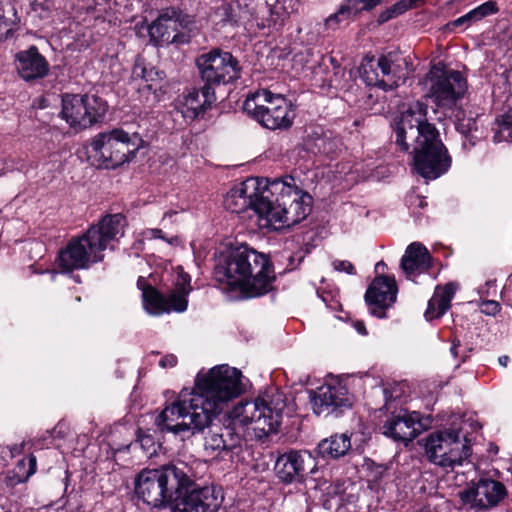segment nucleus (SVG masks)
Instances as JSON below:
<instances>
[{
  "mask_svg": "<svg viewBox=\"0 0 512 512\" xmlns=\"http://www.w3.org/2000/svg\"><path fill=\"white\" fill-rule=\"evenodd\" d=\"M190 275L180 269L174 279V288L165 297L140 277L137 286L142 290L143 306L149 314L159 315L165 312H184L188 306V295L192 288Z\"/></svg>",
  "mask_w": 512,
  "mask_h": 512,
  "instance_id": "obj_12",
  "label": "nucleus"
},
{
  "mask_svg": "<svg viewBox=\"0 0 512 512\" xmlns=\"http://www.w3.org/2000/svg\"><path fill=\"white\" fill-rule=\"evenodd\" d=\"M306 145L315 154L332 156L339 148V140L327 133H313L307 139Z\"/></svg>",
  "mask_w": 512,
  "mask_h": 512,
  "instance_id": "obj_29",
  "label": "nucleus"
},
{
  "mask_svg": "<svg viewBox=\"0 0 512 512\" xmlns=\"http://www.w3.org/2000/svg\"><path fill=\"white\" fill-rule=\"evenodd\" d=\"M196 477L193 465L183 461L146 468L135 477V495L153 508L172 506L177 494L190 487Z\"/></svg>",
  "mask_w": 512,
  "mask_h": 512,
  "instance_id": "obj_6",
  "label": "nucleus"
},
{
  "mask_svg": "<svg viewBox=\"0 0 512 512\" xmlns=\"http://www.w3.org/2000/svg\"><path fill=\"white\" fill-rule=\"evenodd\" d=\"M256 186V181L253 179L247 180L233 187L224 198V207L236 214H241L251 210L258 216V225L260 226V212L257 209V204L260 202V194Z\"/></svg>",
  "mask_w": 512,
  "mask_h": 512,
  "instance_id": "obj_21",
  "label": "nucleus"
},
{
  "mask_svg": "<svg viewBox=\"0 0 512 512\" xmlns=\"http://www.w3.org/2000/svg\"><path fill=\"white\" fill-rule=\"evenodd\" d=\"M384 435L395 441L410 442L421 432L422 425L416 412H400L392 415L384 424Z\"/></svg>",
  "mask_w": 512,
  "mask_h": 512,
  "instance_id": "obj_22",
  "label": "nucleus"
},
{
  "mask_svg": "<svg viewBox=\"0 0 512 512\" xmlns=\"http://www.w3.org/2000/svg\"><path fill=\"white\" fill-rule=\"evenodd\" d=\"M397 292L394 278L376 277L365 293V300L371 313L378 318H384L386 316L385 310L395 303Z\"/></svg>",
  "mask_w": 512,
  "mask_h": 512,
  "instance_id": "obj_20",
  "label": "nucleus"
},
{
  "mask_svg": "<svg viewBox=\"0 0 512 512\" xmlns=\"http://www.w3.org/2000/svg\"><path fill=\"white\" fill-rule=\"evenodd\" d=\"M354 326L359 334H361V335L367 334V331H366V328H365V325L363 322H356Z\"/></svg>",
  "mask_w": 512,
  "mask_h": 512,
  "instance_id": "obj_51",
  "label": "nucleus"
},
{
  "mask_svg": "<svg viewBox=\"0 0 512 512\" xmlns=\"http://www.w3.org/2000/svg\"><path fill=\"white\" fill-rule=\"evenodd\" d=\"M132 78L145 82L143 87L152 90L155 89V83L163 78V72L154 67H147L143 60L138 59L132 70Z\"/></svg>",
  "mask_w": 512,
  "mask_h": 512,
  "instance_id": "obj_30",
  "label": "nucleus"
},
{
  "mask_svg": "<svg viewBox=\"0 0 512 512\" xmlns=\"http://www.w3.org/2000/svg\"><path fill=\"white\" fill-rule=\"evenodd\" d=\"M24 465H25V460L24 459L19 461V466H24Z\"/></svg>",
  "mask_w": 512,
  "mask_h": 512,
  "instance_id": "obj_58",
  "label": "nucleus"
},
{
  "mask_svg": "<svg viewBox=\"0 0 512 512\" xmlns=\"http://www.w3.org/2000/svg\"><path fill=\"white\" fill-rule=\"evenodd\" d=\"M460 346V343L459 341H453V344L450 348V353L454 356V357H457L458 356V348Z\"/></svg>",
  "mask_w": 512,
  "mask_h": 512,
  "instance_id": "obj_52",
  "label": "nucleus"
},
{
  "mask_svg": "<svg viewBox=\"0 0 512 512\" xmlns=\"http://www.w3.org/2000/svg\"><path fill=\"white\" fill-rule=\"evenodd\" d=\"M400 267L408 276L427 272L431 267V255L422 243L413 242L407 246Z\"/></svg>",
  "mask_w": 512,
  "mask_h": 512,
  "instance_id": "obj_25",
  "label": "nucleus"
},
{
  "mask_svg": "<svg viewBox=\"0 0 512 512\" xmlns=\"http://www.w3.org/2000/svg\"><path fill=\"white\" fill-rule=\"evenodd\" d=\"M458 289L456 283H448L445 286H438L434 295L428 302L425 312L427 320H433L444 315L451 306V301Z\"/></svg>",
  "mask_w": 512,
  "mask_h": 512,
  "instance_id": "obj_26",
  "label": "nucleus"
},
{
  "mask_svg": "<svg viewBox=\"0 0 512 512\" xmlns=\"http://www.w3.org/2000/svg\"><path fill=\"white\" fill-rule=\"evenodd\" d=\"M224 497L214 486L194 487V483L178 493L171 512H218Z\"/></svg>",
  "mask_w": 512,
  "mask_h": 512,
  "instance_id": "obj_16",
  "label": "nucleus"
},
{
  "mask_svg": "<svg viewBox=\"0 0 512 512\" xmlns=\"http://www.w3.org/2000/svg\"><path fill=\"white\" fill-rule=\"evenodd\" d=\"M216 100L215 91L213 87L204 85L199 90H193L188 94L185 100L187 113L191 112L192 117L197 118L204 114Z\"/></svg>",
  "mask_w": 512,
  "mask_h": 512,
  "instance_id": "obj_28",
  "label": "nucleus"
},
{
  "mask_svg": "<svg viewBox=\"0 0 512 512\" xmlns=\"http://www.w3.org/2000/svg\"><path fill=\"white\" fill-rule=\"evenodd\" d=\"M204 85H226L240 77L241 68L238 60L230 53L220 49H212L196 59Z\"/></svg>",
  "mask_w": 512,
  "mask_h": 512,
  "instance_id": "obj_15",
  "label": "nucleus"
},
{
  "mask_svg": "<svg viewBox=\"0 0 512 512\" xmlns=\"http://www.w3.org/2000/svg\"><path fill=\"white\" fill-rule=\"evenodd\" d=\"M243 110L263 127L276 130L291 127L295 114L292 105L281 94L257 90L247 96Z\"/></svg>",
  "mask_w": 512,
  "mask_h": 512,
  "instance_id": "obj_9",
  "label": "nucleus"
},
{
  "mask_svg": "<svg viewBox=\"0 0 512 512\" xmlns=\"http://www.w3.org/2000/svg\"><path fill=\"white\" fill-rule=\"evenodd\" d=\"M479 308L483 314L488 316H495L501 310L500 304L494 300L482 301L479 305Z\"/></svg>",
  "mask_w": 512,
  "mask_h": 512,
  "instance_id": "obj_42",
  "label": "nucleus"
},
{
  "mask_svg": "<svg viewBox=\"0 0 512 512\" xmlns=\"http://www.w3.org/2000/svg\"><path fill=\"white\" fill-rule=\"evenodd\" d=\"M333 267L336 271L346 272L347 274H355V268L353 264L347 260H335L333 261Z\"/></svg>",
  "mask_w": 512,
  "mask_h": 512,
  "instance_id": "obj_44",
  "label": "nucleus"
},
{
  "mask_svg": "<svg viewBox=\"0 0 512 512\" xmlns=\"http://www.w3.org/2000/svg\"><path fill=\"white\" fill-rule=\"evenodd\" d=\"M223 439L225 441L224 451L233 452L241 447L243 442L242 435L232 427H225L223 430Z\"/></svg>",
  "mask_w": 512,
  "mask_h": 512,
  "instance_id": "obj_35",
  "label": "nucleus"
},
{
  "mask_svg": "<svg viewBox=\"0 0 512 512\" xmlns=\"http://www.w3.org/2000/svg\"><path fill=\"white\" fill-rule=\"evenodd\" d=\"M427 104L417 101L395 120V143L404 152L412 148L413 165L423 178L434 180L448 171L451 158L436 127L428 121Z\"/></svg>",
  "mask_w": 512,
  "mask_h": 512,
  "instance_id": "obj_2",
  "label": "nucleus"
},
{
  "mask_svg": "<svg viewBox=\"0 0 512 512\" xmlns=\"http://www.w3.org/2000/svg\"><path fill=\"white\" fill-rule=\"evenodd\" d=\"M15 66L19 76L25 81L44 78L49 72V63L36 46L18 52L15 55Z\"/></svg>",
  "mask_w": 512,
  "mask_h": 512,
  "instance_id": "obj_23",
  "label": "nucleus"
},
{
  "mask_svg": "<svg viewBox=\"0 0 512 512\" xmlns=\"http://www.w3.org/2000/svg\"><path fill=\"white\" fill-rule=\"evenodd\" d=\"M313 411L317 415L328 416L351 407V401L345 386L341 384L323 385L312 393Z\"/></svg>",
  "mask_w": 512,
  "mask_h": 512,
  "instance_id": "obj_19",
  "label": "nucleus"
},
{
  "mask_svg": "<svg viewBox=\"0 0 512 512\" xmlns=\"http://www.w3.org/2000/svg\"><path fill=\"white\" fill-rule=\"evenodd\" d=\"M29 470L27 471L25 476H19L17 482H22L27 480L31 475L36 472L37 460L34 455H30L28 457Z\"/></svg>",
  "mask_w": 512,
  "mask_h": 512,
  "instance_id": "obj_45",
  "label": "nucleus"
},
{
  "mask_svg": "<svg viewBox=\"0 0 512 512\" xmlns=\"http://www.w3.org/2000/svg\"><path fill=\"white\" fill-rule=\"evenodd\" d=\"M143 145L138 132L116 128L98 134L91 142V149L105 168L114 169L134 158Z\"/></svg>",
  "mask_w": 512,
  "mask_h": 512,
  "instance_id": "obj_8",
  "label": "nucleus"
},
{
  "mask_svg": "<svg viewBox=\"0 0 512 512\" xmlns=\"http://www.w3.org/2000/svg\"><path fill=\"white\" fill-rule=\"evenodd\" d=\"M11 27L5 17L0 13V40L7 39L10 35Z\"/></svg>",
  "mask_w": 512,
  "mask_h": 512,
  "instance_id": "obj_46",
  "label": "nucleus"
},
{
  "mask_svg": "<svg viewBox=\"0 0 512 512\" xmlns=\"http://www.w3.org/2000/svg\"><path fill=\"white\" fill-rule=\"evenodd\" d=\"M456 129L461 134L468 136L473 131L477 130V124L475 119L457 116Z\"/></svg>",
  "mask_w": 512,
  "mask_h": 512,
  "instance_id": "obj_40",
  "label": "nucleus"
},
{
  "mask_svg": "<svg viewBox=\"0 0 512 512\" xmlns=\"http://www.w3.org/2000/svg\"><path fill=\"white\" fill-rule=\"evenodd\" d=\"M386 267V264L383 262V261H379L376 266H375V270L376 271H379L380 269H384Z\"/></svg>",
  "mask_w": 512,
  "mask_h": 512,
  "instance_id": "obj_56",
  "label": "nucleus"
},
{
  "mask_svg": "<svg viewBox=\"0 0 512 512\" xmlns=\"http://www.w3.org/2000/svg\"><path fill=\"white\" fill-rule=\"evenodd\" d=\"M409 62L399 53L389 52L375 60L366 58L361 65V77L368 86L392 91L404 84L408 77Z\"/></svg>",
  "mask_w": 512,
  "mask_h": 512,
  "instance_id": "obj_11",
  "label": "nucleus"
},
{
  "mask_svg": "<svg viewBox=\"0 0 512 512\" xmlns=\"http://www.w3.org/2000/svg\"><path fill=\"white\" fill-rule=\"evenodd\" d=\"M125 225L126 219L120 213L104 216L82 236L69 241L59 253V266L66 271H72L86 269L91 264L102 261L103 252L110 242L124 235Z\"/></svg>",
  "mask_w": 512,
  "mask_h": 512,
  "instance_id": "obj_5",
  "label": "nucleus"
},
{
  "mask_svg": "<svg viewBox=\"0 0 512 512\" xmlns=\"http://www.w3.org/2000/svg\"><path fill=\"white\" fill-rule=\"evenodd\" d=\"M106 103L96 95L66 94L62 97V118L75 129H86L102 120Z\"/></svg>",
  "mask_w": 512,
  "mask_h": 512,
  "instance_id": "obj_13",
  "label": "nucleus"
},
{
  "mask_svg": "<svg viewBox=\"0 0 512 512\" xmlns=\"http://www.w3.org/2000/svg\"><path fill=\"white\" fill-rule=\"evenodd\" d=\"M467 356H468L467 354H465V355H463V356H462V362H464V361H465V359H466V357H467Z\"/></svg>",
  "mask_w": 512,
  "mask_h": 512,
  "instance_id": "obj_59",
  "label": "nucleus"
},
{
  "mask_svg": "<svg viewBox=\"0 0 512 512\" xmlns=\"http://www.w3.org/2000/svg\"><path fill=\"white\" fill-rule=\"evenodd\" d=\"M215 278L231 290H238L242 298H255L272 290L275 274L265 254L241 245L216 266Z\"/></svg>",
  "mask_w": 512,
  "mask_h": 512,
  "instance_id": "obj_3",
  "label": "nucleus"
},
{
  "mask_svg": "<svg viewBox=\"0 0 512 512\" xmlns=\"http://www.w3.org/2000/svg\"><path fill=\"white\" fill-rule=\"evenodd\" d=\"M245 391L240 370L222 364L206 373H198L194 388L182 389L175 401L156 417L161 432L190 436L202 433Z\"/></svg>",
  "mask_w": 512,
  "mask_h": 512,
  "instance_id": "obj_1",
  "label": "nucleus"
},
{
  "mask_svg": "<svg viewBox=\"0 0 512 512\" xmlns=\"http://www.w3.org/2000/svg\"><path fill=\"white\" fill-rule=\"evenodd\" d=\"M474 22H477V21L474 17L472 10H471L468 13H466L465 15L449 22L447 24V28L454 29L456 27H461V26H464L465 28H467Z\"/></svg>",
  "mask_w": 512,
  "mask_h": 512,
  "instance_id": "obj_41",
  "label": "nucleus"
},
{
  "mask_svg": "<svg viewBox=\"0 0 512 512\" xmlns=\"http://www.w3.org/2000/svg\"><path fill=\"white\" fill-rule=\"evenodd\" d=\"M508 495L505 485L490 476L472 480L458 492L463 506L473 512H487L497 507Z\"/></svg>",
  "mask_w": 512,
  "mask_h": 512,
  "instance_id": "obj_14",
  "label": "nucleus"
},
{
  "mask_svg": "<svg viewBox=\"0 0 512 512\" xmlns=\"http://www.w3.org/2000/svg\"><path fill=\"white\" fill-rule=\"evenodd\" d=\"M493 130V141L495 143L512 142V109L497 119Z\"/></svg>",
  "mask_w": 512,
  "mask_h": 512,
  "instance_id": "obj_31",
  "label": "nucleus"
},
{
  "mask_svg": "<svg viewBox=\"0 0 512 512\" xmlns=\"http://www.w3.org/2000/svg\"><path fill=\"white\" fill-rule=\"evenodd\" d=\"M351 449L350 437L343 434H334L323 439L317 446L318 454L324 459H338Z\"/></svg>",
  "mask_w": 512,
  "mask_h": 512,
  "instance_id": "obj_27",
  "label": "nucleus"
},
{
  "mask_svg": "<svg viewBox=\"0 0 512 512\" xmlns=\"http://www.w3.org/2000/svg\"><path fill=\"white\" fill-rule=\"evenodd\" d=\"M508 281H509V289H510L511 285H512V274L509 276Z\"/></svg>",
  "mask_w": 512,
  "mask_h": 512,
  "instance_id": "obj_57",
  "label": "nucleus"
},
{
  "mask_svg": "<svg viewBox=\"0 0 512 512\" xmlns=\"http://www.w3.org/2000/svg\"><path fill=\"white\" fill-rule=\"evenodd\" d=\"M351 21L353 20L348 17V14L346 13L344 7L341 4L335 13L331 14L329 17L325 19L324 25L325 28L328 30H336L342 24H348Z\"/></svg>",
  "mask_w": 512,
  "mask_h": 512,
  "instance_id": "obj_34",
  "label": "nucleus"
},
{
  "mask_svg": "<svg viewBox=\"0 0 512 512\" xmlns=\"http://www.w3.org/2000/svg\"><path fill=\"white\" fill-rule=\"evenodd\" d=\"M493 285H494V281H491V280L487 281L483 287H480L479 293L486 294L487 293V288L489 286H493Z\"/></svg>",
  "mask_w": 512,
  "mask_h": 512,
  "instance_id": "obj_54",
  "label": "nucleus"
},
{
  "mask_svg": "<svg viewBox=\"0 0 512 512\" xmlns=\"http://www.w3.org/2000/svg\"><path fill=\"white\" fill-rule=\"evenodd\" d=\"M274 470L284 484L302 482L317 470L315 458L308 451L291 450L278 456Z\"/></svg>",
  "mask_w": 512,
  "mask_h": 512,
  "instance_id": "obj_18",
  "label": "nucleus"
},
{
  "mask_svg": "<svg viewBox=\"0 0 512 512\" xmlns=\"http://www.w3.org/2000/svg\"><path fill=\"white\" fill-rule=\"evenodd\" d=\"M312 198L302 192L292 176L271 181L260 194L257 209L260 227L289 228L304 220L311 211Z\"/></svg>",
  "mask_w": 512,
  "mask_h": 512,
  "instance_id": "obj_4",
  "label": "nucleus"
},
{
  "mask_svg": "<svg viewBox=\"0 0 512 512\" xmlns=\"http://www.w3.org/2000/svg\"><path fill=\"white\" fill-rule=\"evenodd\" d=\"M182 25L179 15L176 11L166 12L153 21L148 27V34L151 41L184 43L187 41L184 34L179 33L178 27Z\"/></svg>",
  "mask_w": 512,
  "mask_h": 512,
  "instance_id": "obj_24",
  "label": "nucleus"
},
{
  "mask_svg": "<svg viewBox=\"0 0 512 512\" xmlns=\"http://www.w3.org/2000/svg\"><path fill=\"white\" fill-rule=\"evenodd\" d=\"M22 449H23V444L14 445L12 448L9 449L7 454L10 458H12L17 454H20L22 452Z\"/></svg>",
  "mask_w": 512,
  "mask_h": 512,
  "instance_id": "obj_50",
  "label": "nucleus"
},
{
  "mask_svg": "<svg viewBox=\"0 0 512 512\" xmlns=\"http://www.w3.org/2000/svg\"><path fill=\"white\" fill-rule=\"evenodd\" d=\"M176 364H177V357L173 354L165 355L159 361V365L162 368H172V367L176 366Z\"/></svg>",
  "mask_w": 512,
  "mask_h": 512,
  "instance_id": "obj_47",
  "label": "nucleus"
},
{
  "mask_svg": "<svg viewBox=\"0 0 512 512\" xmlns=\"http://www.w3.org/2000/svg\"><path fill=\"white\" fill-rule=\"evenodd\" d=\"M204 447L206 450L215 452V451H224L225 441L223 439L222 433H211L205 438Z\"/></svg>",
  "mask_w": 512,
  "mask_h": 512,
  "instance_id": "obj_38",
  "label": "nucleus"
},
{
  "mask_svg": "<svg viewBox=\"0 0 512 512\" xmlns=\"http://www.w3.org/2000/svg\"><path fill=\"white\" fill-rule=\"evenodd\" d=\"M419 205H420L421 207H423V206H424L423 201H420V204H419Z\"/></svg>",
  "mask_w": 512,
  "mask_h": 512,
  "instance_id": "obj_60",
  "label": "nucleus"
},
{
  "mask_svg": "<svg viewBox=\"0 0 512 512\" xmlns=\"http://www.w3.org/2000/svg\"><path fill=\"white\" fill-rule=\"evenodd\" d=\"M424 0H400L395 3L391 7L382 11L378 16V23L383 24L401 14L406 12L409 9L417 7L419 4L423 3Z\"/></svg>",
  "mask_w": 512,
  "mask_h": 512,
  "instance_id": "obj_32",
  "label": "nucleus"
},
{
  "mask_svg": "<svg viewBox=\"0 0 512 512\" xmlns=\"http://www.w3.org/2000/svg\"><path fill=\"white\" fill-rule=\"evenodd\" d=\"M293 6H286L281 4L278 0L275 5L270 9L271 12V20L274 24L282 25L288 15L293 12Z\"/></svg>",
  "mask_w": 512,
  "mask_h": 512,
  "instance_id": "obj_36",
  "label": "nucleus"
},
{
  "mask_svg": "<svg viewBox=\"0 0 512 512\" xmlns=\"http://www.w3.org/2000/svg\"><path fill=\"white\" fill-rule=\"evenodd\" d=\"M498 362L501 366L506 367L509 362V357L506 355L500 356Z\"/></svg>",
  "mask_w": 512,
  "mask_h": 512,
  "instance_id": "obj_55",
  "label": "nucleus"
},
{
  "mask_svg": "<svg viewBox=\"0 0 512 512\" xmlns=\"http://www.w3.org/2000/svg\"><path fill=\"white\" fill-rule=\"evenodd\" d=\"M143 234L147 239H163L168 241L165 238L163 231L158 228L146 229Z\"/></svg>",
  "mask_w": 512,
  "mask_h": 512,
  "instance_id": "obj_48",
  "label": "nucleus"
},
{
  "mask_svg": "<svg viewBox=\"0 0 512 512\" xmlns=\"http://www.w3.org/2000/svg\"><path fill=\"white\" fill-rule=\"evenodd\" d=\"M384 0H357L364 11H371L376 6L380 5Z\"/></svg>",
  "mask_w": 512,
  "mask_h": 512,
  "instance_id": "obj_49",
  "label": "nucleus"
},
{
  "mask_svg": "<svg viewBox=\"0 0 512 512\" xmlns=\"http://www.w3.org/2000/svg\"><path fill=\"white\" fill-rule=\"evenodd\" d=\"M498 7L495 1H487L478 7L472 9L476 21L483 19L489 15L497 13Z\"/></svg>",
  "mask_w": 512,
  "mask_h": 512,
  "instance_id": "obj_39",
  "label": "nucleus"
},
{
  "mask_svg": "<svg viewBox=\"0 0 512 512\" xmlns=\"http://www.w3.org/2000/svg\"><path fill=\"white\" fill-rule=\"evenodd\" d=\"M285 406L284 394L272 389L253 400L239 402L231 416L235 422L252 429L260 440L277 431Z\"/></svg>",
  "mask_w": 512,
  "mask_h": 512,
  "instance_id": "obj_7",
  "label": "nucleus"
},
{
  "mask_svg": "<svg viewBox=\"0 0 512 512\" xmlns=\"http://www.w3.org/2000/svg\"><path fill=\"white\" fill-rule=\"evenodd\" d=\"M424 447L431 463L450 470L462 466L472 454L469 440L458 429L432 433L426 438Z\"/></svg>",
  "mask_w": 512,
  "mask_h": 512,
  "instance_id": "obj_10",
  "label": "nucleus"
},
{
  "mask_svg": "<svg viewBox=\"0 0 512 512\" xmlns=\"http://www.w3.org/2000/svg\"><path fill=\"white\" fill-rule=\"evenodd\" d=\"M240 5L237 2L223 4L217 11L224 24H236L239 20Z\"/></svg>",
  "mask_w": 512,
  "mask_h": 512,
  "instance_id": "obj_33",
  "label": "nucleus"
},
{
  "mask_svg": "<svg viewBox=\"0 0 512 512\" xmlns=\"http://www.w3.org/2000/svg\"><path fill=\"white\" fill-rule=\"evenodd\" d=\"M466 89L467 82L461 72L444 70L440 74H433L430 97L438 107L452 108L464 96Z\"/></svg>",
  "mask_w": 512,
  "mask_h": 512,
  "instance_id": "obj_17",
  "label": "nucleus"
},
{
  "mask_svg": "<svg viewBox=\"0 0 512 512\" xmlns=\"http://www.w3.org/2000/svg\"><path fill=\"white\" fill-rule=\"evenodd\" d=\"M348 17L354 20L364 9L361 7L357 0H345L342 3Z\"/></svg>",
  "mask_w": 512,
  "mask_h": 512,
  "instance_id": "obj_43",
  "label": "nucleus"
},
{
  "mask_svg": "<svg viewBox=\"0 0 512 512\" xmlns=\"http://www.w3.org/2000/svg\"><path fill=\"white\" fill-rule=\"evenodd\" d=\"M31 8L40 18H47L55 9V4L53 0H34Z\"/></svg>",
  "mask_w": 512,
  "mask_h": 512,
  "instance_id": "obj_37",
  "label": "nucleus"
},
{
  "mask_svg": "<svg viewBox=\"0 0 512 512\" xmlns=\"http://www.w3.org/2000/svg\"><path fill=\"white\" fill-rule=\"evenodd\" d=\"M289 260H290L291 269H295L300 264V262L302 260V256H298L297 257V263L296 264H294V260H295L294 256H290Z\"/></svg>",
  "mask_w": 512,
  "mask_h": 512,
  "instance_id": "obj_53",
  "label": "nucleus"
}]
</instances>
